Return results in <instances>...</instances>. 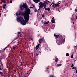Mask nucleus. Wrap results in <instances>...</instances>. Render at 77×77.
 Wrapping results in <instances>:
<instances>
[{"instance_id":"obj_1","label":"nucleus","mask_w":77,"mask_h":77,"mask_svg":"<svg viewBox=\"0 0 77 77\" xmlns=\"http://www.w3.org/2000/svg\"><path fill=\"white\" fill-rule=\"evenodd\" d=\"M27 5L24 4L21 5L20 6V8L21 10H23V9L25 8L26 9V14H25L24 18L26 22H27L29 20V15L30 14V9L29 8H27Z\"/></svg>"},{"instance_id":"obj_2","label":"nucleus","mask_w":77,"mask_h":77,"mask_svg":"<svg viewBox=\"0 0 77 77\" xmlns=\"http://www.w3.org/2000/svg\"><path fill=\"white\" fill-rule=\"evenodd\" d=\"M39 9L38 10V12H39L40 11V9H41V7L42 8L43 7V9H45V10H47L48 11H49L50 10V8H48L47 9L46 7H47V5L45 3H43L42 2H39Z\"/></svg>"},{"instance_id":"obj_3","label":"nucleus","mask_w":77,"mask_h":77,"mask_svg":"<svg viewBox=\"0 0 77 77\" xmlns=\"http://www.w3.org/2000/svg\"><path fill=\"white\" fill-rule=\"evenodd\" d=\"M17 20L18 22H20L21 21L20 23L21 24H22L23 25H26V22L21 17L17 18Z\"/></svg>"},{"instance_id":"obj_4","label":"nucleus","mask_w":77,"mask_h":77,"mask_svg":"<svg viewBox=\"0 0 77 77\" xmlns=\"http://www.w3.org/2000/svg\"><path fill=\"white\" fill-rule=\"evenodd\" d=\"M57 42L59 43V44H62V43H64L65 41L63 39H56Z\"/></svg>"},{"instance_id":"obj_5","label":"nucleus","mask_w":77,"mask_h":77,"mask_svg":"<svg viewBox=\"0 0 77 77\" xmlns=\"http://www.w3.org/2000/svg\"><path fill=\"white\" fill-rule=\"evenodd\" d=\"M38 42L40 44H42L43 42H45V40L44 39H39L38 40Z\"/></svg>"},{"instance_id":"obj_6","label":"nucleus","mask_w":77,"mask_h":77,"mask_svg":"<svg viewBox=\"0 0 77 77\" xmlns=\"http://www.w3.org/2000/svg\"><path fill=\"white\" fill-rule=\"evenodd\" d=\"M28 75H29L28 73L25 74L23 73V77H28Z\"/></svg>"},{"instance_id":"obj_7","label":"nucleus","mask_w":77,"mask_h":77,"mask_svg":"<svg viewBox=\"0 0 77 77\" xmlns=\"http://www.w3.org/2000/svg\"><path fill=\"white\" fill-rule=\"evenodd\" d=\"M52 23H55V20H54V17H53L51 20Z\"/></svg>"},{"instance_id":"obj_8","label":"nucleus","mask_w":77,"mask_h":77,"mask_svg":"<svg viewBox=\"0 0 77 77\" xmlns=\"http://www.w3.org/2000/svg\"><path fill=\"white\" fill-rule=\"evenodd\" d=\"M39 45H40V44H38L35 47V49H36V50H38V48H39Z\"/></svg>"},{"instance_id":"obj_9","label":"nucleus","mask_w":77,"mask_h":77,"mask_svg":"<svg viewBox=\"0 0 77 77\" xmlns=\"http://www.w3.org/2000/svg\"><path fill=\"white\" fill-rule=\"evenodd\" d=\"M33 1L35 3H38V2H40V0H33Z\"/></svg>"},{"instance_id":"obj_10","label":"nucleus","mask_w":77,"mask_h":77,"mask_svg":"<svg viewBox=\"0 0 77 77\" xmlns=\"http://www.w3.org/2000/svg\"><path fill=\"white\" fill-rule=\"evenodd\" d=\"M55 62H57H57L58 61H59V59H58V58L57 57L55 58Z\"/></svg>"},{"instance_id":"obj_11","label":"nucleus","mask_w":77,"mask_h":77,"mask_svg":"<svg viewBox=\"0 0 77 77\" xmlns=\"http://www.w3.org/2000/svg\"><path fill=\"white\" fill-rule=\"evenodd\" d=\"M56 35V34H54V36H55V37L56 38H59V35Z\"/></svg>"},{"instance_id":"obj_12","label":"nucleus","mask_w":77,"mask_h":77,"mask_svg":"<svg viewBox=\"0 0 77 77\" xmlns=\"http://www.w3.org/2000/svg\"><path fill=\"white\" fill-rule=\"evenodd\" d=\"M48 23H49V21H48L47 22H44V23L43 24H49Z\"/></svg>"},{"instance_id":"obj_13","label":"nucleus","mask_w":77,"mask_h":77,"mask_svg":"<svg viewBox=\"0 0 77 77\" xmlns=\"http://www.w3.org/2000/svg\"><path fill=\"white\" fill-rule=\"evenodd\" d=\"M59 4H60V3L55 4V7H57V6H59Z\"/></svg>"},{"instance_id":"obj_14","label":"nucleus","mask_w":77,"mask_h":77,"mask_svg":"<svg viewBox=\"0 0 77 77\" xmlns=\"http://www.w3.org/2000/svg\"><path fill=\"white\" fill-rule=\"evenodd\" d=\"M49 1H46L45 3V4H46V5H48V3H49Z\"/></svg>"},{"instance_id":"obj_15","label":"nucleus","mask_w":77,"mask_h":77,"mask_svg":"<svg viewBox=\"0 0 77 77\" xmlns=\"http://www.w3.org/2000/svg\"><path fill=\"white\" fill-rule=\"evenodd\" d=\"M62 65V64H57V66H60Z\"/></svg>"},{"instance_id":"obj_16","label":"nucleus","mask_w":77,"mask_h":77,"mask_svg":"<svg viewBox=\"0 0 77 77\" xmlns=\"http://www.w3.org/2000/svg\"><path fill=\"white\" fill-rule=\"evenodd\" d=\"M6 6V4H4L3 5V8L4 9H5V6Z\"/></svg>"},{"instance_id":"obj_17","label":"nucleus","mask_w":77,"mask_h":77,"mask_svg":"<svg viewBox=\"0 0 77 77\" xmlns=\"http://www.w3.org/2000/svg\"><path fill=\"white\" fill-rule=\"evenodd\" d=\"M66 56H69V54L68 53H66Z\"/></svg>"},{"instance_id":"obj_18","label":"nucleus","mask_w":77,"mask_h":77,"mask_svg":"<svg viewBox=\"0 0 77 77\" xmlns=\"http://www.w3.org/2000/svg\"><path fill=\"white\" fill-rule=\"evenodd\" d=\"M7 46V47L5 48L4 49V50H6L7 48L9 47V45H8Z\"/></svg>"},{"instance_id":"obj_19","label":"nucleus","mask_w":77,"mask_h":77,"mask_svg":"<svg viewBox=\"0 0 77 77\" xmlns=\"http://www.w3.org/2000/svg\"><path fill=\"white\" fill-rule=\"evenodd\" d=\"M38 55H39V54H38V53H36L35 54V56L36 57H37V56H38Z\"/></svg>"},{"instance_id":"obj_20","label":"nucleus","mask_w":77,"mask_h":77,"mask_svg":"<svg viewBox=\"0 0 77 77\" xmlns=\"http://www.w3.org/2000/svg\"><path fill=\"white\" fill-rule=\"evenodd\" d=\"M13 50H15V49H16V47L14 46H13Z\"/></svg>"},{"instance_id":"obj_21","label":"nucleus","mask_w":77,"mask_h":77,"mask_svg":"<svg viewBox=\"0 0 77 77\" xmlns=\"http://www.w3.org/2000/svg\"><path fill=\"white\" fill-rule=\"evenodd\" d=\"M52 7L53 8H55V7H56L55 5V4H53L52 5Z\"/></svg>"},{"instance_id":"obj_22","label":"nucleus","mask_w":77,"mask_h":77,"mask_svg":"<svg viewBox=\"0 0 77 77\" xmlns=\"http://www.w3.org/2000/svg\"><path fill=\"white\" fill-rule=\"evenodd\" d=\"M44 47L45 48V49H46V48H47V46L46 45H45L44 46Z\"/></svg>"},{"instance_id":"obj_23","label":"nucleus","mask_w":77,"mask_h":77,"mask_svg":"<svg viewBox=\"0 0 77 77\" xmlns=\"http://www.w3.org/2000/svg\"><path fill=\"white\" fill-rule=\"evenodd\" d=\"M73 56L74 55L73 54H72V55H71V58H72H72H73Z\"/></svg>"},{"instance_id":"obj_24","label":"nucleus","mask_w":77,"mask_h":77,"mask_svg":"<svg viewBox=\"0 0 77 77\" xmlns=\"http://www.w3.org/2000/svg\"><path fill=\"white\" fill-rule=\"evenodd\" d=\"M18 35H21V33L20 32H18Z\"/></svg>"},{"instance_id":"obj_25","label":"nucleus","mask_w":77,"mask_h":77,"mask_svg":"<svg viewBox=\"0 0 77 77\" xmlns=\"http://www.w3.org/2000/svg\"><path fill=\"white\" fill-rule=\"evenodd\" d=\"M49 77H54V76L53 75H51L49 76Z\"/></svg>"},{"instance_id":"obj_26","label":"nucleus","mask_w":77,"mask_h":77,"mask_svg":"<svg viewBox=\"0 0 77 77\" xmlns=\"http://www.w3.org/2000/svg\"><path fill=\"white\" fill-rule=\"evenodd\" d=\"M13 44H15V40H13Z\"/></svg>"},{"instance_id":"obj_27","label":"nucleus","mask_w":77,"mask_h":77,"mask_svg":"<svg viewBox=\"0 0 77 77\" xmlns=\"http://www.w3.org/2000/svg\"><path fill=\"white\" fill-rule=\"evenodd\" d=\"M71 67H72V68L74 67V64H72V65L71 66Z\"/></svg>"},{"instance_id":"obj_28","label":"nucleus","mask_w":77,"mask_h":77,"mask_svg":"<svg viewBox=\"0 0 77 77\" xmlns=\"http://www.w3.org/2000/svg\"><path fill=\"white\" fill-rule=\"evenodd\" d=\"M35 12H36L37 11V10L36 9H35V10H34Z\"/></svg>"},{"instance_id":"obj_29","label":"nucleus","mask_w":77,"mask_h":77,"mask_svg":"<svg viewBox=\"0 0 77 77\" xmlns=\"http://www.w3.org/2000/svg\"><path fill=\"white\" fill-rule=\"evenodd\" d=\"M44 17H45V16L44 14H43L42 16V18H44Z\"/></svg>"},{"instance_id":"obj_30","label":"nucleus","mask_w":77,"mask_h":77,"mask_svg":"<svg viewBox=\"0 0 77 77\" xmlns=\"http://www.w3.org/2000/svg\"><path fill=\"white\" fill-rule=\"evenodd\" d=\"M3 73L2 72H0V75L1 74V75H3Z\"/></svg>"},{"instance_id":"obj_31","label":"nucleus","mask_w":77,"mask_h":77,"mask_svg":"<svg viewBox=\"0 0 77 77\" xmlns=\"http://www.w3.org/2000/svg\"><path fill=\"white\" fill-rule=\"evenodd\" d=\"M20 63H21V65L22 66H23V63H22V62H20Z\"/></svg>"},{"instance_id":"obj_32","label":"nucleus","mask_w":77,"mask_h":77,"mask_svg":"<svg viewBox=\"0 0 77 77\" xmlns=\"http://www.w3.org/2000/svg\"><path fill=\"white\" fill-rule=\"evenodd\" d=\"M22 51H20L19 54H21V52H22Z\"/></svg>"},{"instance_id":"obj_33","label":"nucleus","mask_w":77,"mask_h":77,"mask_svg":"<svg viewBox=\"0 0 77 77\" xmlns=\"http://www.w3.org/2000/svg\"><path fill=\"white\" fill-rule=\"evenodd\" d=\"M12 0H10V3H12Z\"/></svg>"},{"instance_id":"obj_34","label":"nucleus","mask_w":77,"mask_h":77,"mask_svg":"<svg viewBox=\"0 0 77 77\" xmlns=\"http://www.w3.org/2000/svg\"><path fill=\"white\" fill-rule=\"evenodd\" d=\"M72 69H75V67H72Z\"/></svg>"},{"instance_id":"obj_35","label":"nucleus","mask_w":77,"mask_h":77,"mask_svg":"<svg viewBox=\"0 0 77 77\" xmlns=\"http://www.w3.org/2000/svg\"><path fill=\"white\" fill-rule=\"evenodd\" d=\"M16 15H18V13H16Z\"/></svg>"},{"instance_id":"obj_36","label":"nucleus","mask_w":77,"mask_h":77,"mask_svg":"<svg viewBox=\"0 0 77 77\" xmlns=\"http://www.w3.org/2000/svg\"><path fill=\"white\" fill-rule=\"evenodd\" d=\"M29 8H30V9H31L32 8H33V7H30Z\"/></svg>"},{"instance_id":"obj_37","label":"nucleus","mask_w":77,"mask_h":77,"mask_svg":"<svg viewBox=\"0 0 77 77\" xmlns=\"http://www.w3.org/2000/svg\"><path fill=\"white\" fill-rule=\"evenodd\" d=\"M75 12H77V9H75Z\"/></svg>"},{"instance_id":"obj_38","label":"nucleus","mask_w":77,"mask_h":77,"mask_svg":"<svg viewBox=\"0 0 77 77\" xmlns=\"http://www.w3.org/2000/svg\"><path fill=\"white\" fill-rule=\"evenodd\" d=\"M2 68H1V67H0V70L2 71Z\"/></svg>"},{"instance_id":"obj_39","label":"nucleus","mask_w":77,"mask_h":77,"mask_svg":"<svg viewBox=\"0 0 77 77\" xmlns=\"http://www.w3.org/2000/svg\"><path fill=\"white\" fill-rule=\"evenodd\" d=\"M2 53V51H0V53Z\"/></svg>"},{"instance_id":"obj_40","label":"nucleus","mask_w":77,"mask_h":77,"mask_svg":"<svg viewBox=\"0 0 77 77\" xmlns=\"http://www.w3.org/2000/svg\"><path fill=\"white\" fill-rule=\"evenodd\" d=\"M75 70H77V68H76V67H75Z\"/></svg>"},{"instance_id":"obj_41","label":"nucleus","mask_w":77,"mask_h":77,"mask_svg":"<svg viewBox=\"0 0 77 77\" xmlns=\"http://www.w3.org/2000/svg\"><path fill=\"white\" fill-rule=\"evenodd\" d=\"M72 23L73 24H74V22H73Z\"/></svg>"},{"instance_id":"obj_42","label":"nucleus","mask_w":77,"mask_h":77,"mask_svg":"<svg viewBox=\"0 0 77 77\" xmlns=\"http://www.w3.org/2000/svg\"><path fill=\"white\" fill-rule=\"evenodd\" d=\"M51 3H52V4H54V2H52Z\"/></svg>"},{"instance_id":"obj_43","label":"nucleus","mask_w":77,"mask_h":77,"mask_svg":"<svg viewBox=\"0 0 77 77\" xmlns=\"http://www.w3.org/2000/svg\"><path fill=\"white\" fill-rule=\"evenodd\" d=\"M76 73H77V70H76Z\"/></svg>"},{"instance_id":"obj_44","label":"nucleus","mask_w":77,"mask_h":77,"mask_svg":"<svg viewBox=\"0 0 77 77\" xmlns=\"http://www.w3.org/2000/svg\"><path fill=\"white\" fill-rule=\"evenodd\" d=\"M76 19H77V16L76 17Z\"/></svg>"},{"instance_id":"obj_45","label":"nucleus","mask_w":77,"mask_h":77,"mask_svg":"<svg viewBox=\"0 0 77 77\" xmlns=\"http://www.w3.org/2000/svg\"><path fill=\"white\" fill-rule=\"evenodd\" d=\"M59 2L60 3L61 2H60V1H59Z\"/></svg>"},{"instance_id":"obj_46","label":"nucleus","mask_w":77,"mask_h":77,"mask_svg":"<svg viewBox=\"0 0 77 77\" xmlns=\"http://www.w3.org/2000/svg\"><path fill=\"white\" fill-rule=\"evenodd\" d=\"M42 23H43V20H42Z\"/></svg>"},{"instance_id":"obj_47","label":"nucleus","mask_w":77,"mask_h":77,"mask_svg":"<svg viewBox=\"0 0 77 77\" xmlns=\"http://www.w3.org/2000/svg\"><path fill=\"white\" fill-rule=\"evenodd\" d=\"M4 3H6V2H5V1H4Z\"/></svg>"},{"instance_id":"obj_48","label":"nucleus","mask_w":77,"mask_h":77,"mask_svg":"<svg viewBox=\"0 0 77 77\" xmlns=\"http://www.w3.org/2000/svg\"><path fill=\"white\" fill-rule=\"evenodd\" d=\"M31 39V40H32V39Z\"/></svg>"},{"instance_id":"obj_49","label":"nucleus","mask_w":77,"mask_h":77,"mask_svg":"<svg viewBox=\"0 0 77 77\" xmlns=\"http://www.w3.org/2000/svg\"><path fill=\"white\" fill-rule=\"evenodd\" d=\"M2 63H1V65H2Z\"/></svg>"},{"instance_id":"obj_50","label":"nucleus","mask_w":77,"mask_h":77,"mask_svg":"<svg viewBox=\"0 0 77 77\" xmlns=\"http://www.w3.org/2000/svg\"><path fill=\"white\" fill-rule=\"evenodd\" d=\"M57 3H59V2H58Z\"/></svg>"},{"instance_id":"obj_51","label":"nucleus","mask_w":77,"mask_h":77,"mask_svg":"<svg viewBox=\"0 0 77 77\" xmlns=\"http://www.w3.org/2000/svg\"><path fill=\"white\" fill-rule=\"evenodd\" d=\"M14 40H15V39Z\"/></svg>"}]
</instances>
